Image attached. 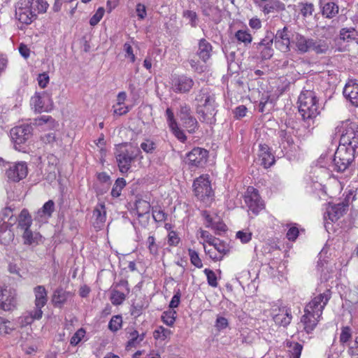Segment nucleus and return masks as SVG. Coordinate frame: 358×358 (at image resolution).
Wrapping results in <instances>:
<instances>
[{
    "label": "nucleus",
    "mask_w": 358,
    "mask_h": 358,
    "mask_svg": "<svg viewBox=\"0 0 358 358\" xmlns=\"http://www.w3.org/2000/svg\"><path fill=\"white\" fill-rule=\"evenodd\" d=\"M48 6L45 0H20L15 6V15L22 23L29 24L38 14L45 13Z\"/></svg>",
    "instance_id": "obj_1"
},
{
    "label": "nucleus",
    "mask_w": 358,
    "mask_h": 358,
    "mask_svg": "<svg viewBox=\"0 0 358 358\" xmlns=\"http://www.w3.org/2000/svg\"><path fill=\"white\" fill-rule=\"evenodd\" d=\"M299 113L309 127L319 115L318 100L312 90H303L299 96Z\"/></svg>",
    "instance_id": "obj_2"
},
{
    "label": "nucleus",
    "mask_w": 358,
    "mask_h": 358,
    "mask_svg": "<svg viewBox=\"0 0 358 358\" xmlns=\"http://www.w3.org/2000/svg\"><path fill=\"white\" fill-rule=\"evenodd\" d=\"M340 136L339 145L358 150V124L350 120L342 121L336 128Z\"/></svg>",
    "instance_id": "obj_3"
},
{
    "label": "nucleus",
    "mask_w": 358,
    "mask_h": 358,
    "mask_svg": "<svg viewBox=\"0 0 358 358\" xmlns=\"http://www.w3.org/2000/svg\"><path fill=\"white\" fill-rule=\"evenodd\" d=\"M357 150L352 147L338 145L334 157L335 169L338 172H343L352 163Z\"/></svg>",
    "instance_id": "obj_4"
},
{
    "label": "nucleus",
    "mask_w": 358,
    "mask_h": 358,
    "mask_svg": "<svg viewBox=\"0 0 358 358\" xmlns=\"http://www.w3.org/2000/svg\"><path fill=\"white\" fill-rule=\"evenodd\" d=\"M140 153L138 149L132 148H127L124 145H120L115 152L116 161L122 173H127L131 168V163Z\"/></svg>",
    "instance_id": "obj_5"
},
{
    "label": "nucleus",
    "mask_w": 358,
    "mask_h": 358,
    "mask_svg": "<svg viewBox=\"0 0 358 358\" xmlns=\"http://www.w3.org/2000/svg\"><path fill=\"white\" fill-rule=\"evenodd\" d=\"M193 187L194 195L201 201L208 204L213 199V190L207 176L203 175L194 180Z\"/></svg>",
    "instance_id": "obj_6"
},
{
    "label": "nucleus",
    "mask_w": 358,
    "mask_h": 358,
    "mask_svg": "<svg viewBox=\"0 0 358 358\" xmlns=\"http://www.w3.org/2000/svg\"><path fill=\"white\" fill-rule=\"evenodd\" d=\"M10 135L15 148L21 151L23 149L22 145L25 144L32 135V127L28 124L15 127L10 130Z\"/></svg>",
    "instance_id": "obj_7"
},
{
    "label": "nucleus",
    "mask_w": 358,
    "mask_h": 358,
    "mask_svg": "<svg viewBox=\"0 0 358 358\" xmlns=\"http://www.w3.org/2000/svg\"><path fill=\"white\" fill-rule=\"evenodd\" d=\"M331 299V292L327 289L322 294L314 297L305 307L304 312L313 313L322 316L323 310Z\"/></svg>",
    "instance_id": "obj_8"
},
{
    "label": "nucleus",
    "mask_w": 358,
    "mask_h": 358,
    "mask_svg": "<svg viewBox=\"0 0 358 358\" xmlns=\"http://www.w3.org/2000/svg\"><path fill=\"white\" fill-rule=\"evenodd\" d=\"M208 152L201 148H194L186 155L185 163L191 168L203 166L207 162Z\"/></svg>",
    "instance_id": "obj_9"
},
{
    "label": "nucleus",
    "mask_w": 358,
    "mask_h": 358,
    "mask_svg": "<svg viewBox=\"0 0 358 358\" xmlns=\"http://www.w3.org/2000/svg\"><path fill=\"white\" fill-rule=\"evenodd\" d=\"M245 201L250 210L257 215L264 208V203L261 199L258 191L253 187H248L245 195Z\"/></svg>",
    "instance_id": "obj_10"
},
{
    "label": "nucleus",
    "mask_w": 358,
    "mask_h": 358,
    "mask_svg": "<svg viewBox=\"0 0 358 358\" xmlns=\"http://www.w3.org/2000/svg\"><path fill=\"white\" fill-rule=\"evenodd\" d=\"M28 173L27 164L23 162L10 164L6 171V176L10 182H17L25 178Z\"/></svg>",
    "instance_id": "obj_11"
},
{
    "label": "nucleus",
    "mask_w": 358,
    "mask_h": 358,
    "mask_svg": "<svg viewBox=\"0 0 358 358\" xmlns=\"http://www.w3.org/2000/svg\"><path fill=\"white\" fill-rule=\"evenodd\" d=\"M194 85L193 79L185 75L175 76L171 79V89L176 93H188Z\"/></svg>",
    "instance_id": "obj_12"
},
{
    "label": "nucleus",
    "mask_w": 358,
    "mask_h": 358,
    "mask_svg": "<svg viewBox=\"0 0 358 358\" xmlns=\"http://www.w3.org/2000/svg\"><path fill=\"white\" fill-rule=\"evenodd\" d=\"M16 292L10 288L0 287V308L4 310H10L16 305Z\"/></svg>",
    "instance_id": "obj_13"
},
{
    "label": "nucleus",
    "mask_w": 358,
    "mask_h": 358,
    "mask_svg": "<svg viewBox=\"0 0 358 358\" xmlns=\"http://www.w3.org/2000/svg\"><path fill=\"white\" fill-rule=\"evenodd\" d=\"M194 101L196 108L217 104L215 94L208 87H202L196 94Z\"/></svg>",
    "instance_id": "obj_14"
},
{
    "label": "nucleus",
    "mask_w": 358,
    "mask_h": 358,
    "mask_svg": "<svg viewBox=\"0 0 358 358\" xmlns=\"http://www.w3.org/2000/svg\"><path fill=\"white\" fill-rule=\"evenodd\" d=\"M217 104L209 105L208 106L197 107L196 113L201 122L213 124L216 122L215 115L217 113Z\"/></svg>",
    "instance_id": "obj_15"
},
{
    "label": "nucleus",
    "mask_w": 358,
    "mask_h": 358,
    "mask_svg": "<svg viewBox=\"0 0 358 358\" xmlns=\"http://www.w3.org/2000/svg\"><path fill=\"white\" fill-rule=\"evenodd\" d=\"M273 40L276 48L281 52H285L289 50L290 41L287 27H285L282 29L278 30L273 37Z\"/></svg>",
    "instance_id": "obj_16"
},
{
    "label": "nucleus",
    "mask_w": 358,
    "mask_h": 358,
    "mask_svg": "<svg viewBox=\"0 0 358 358\" xmlns=\"http://www.w3.org/2000/svg\"><path fill=\"white\" fill-rule=\"evenodd\" d=\"M348 208V204L339 203L338 204L329 205L324 213V218L331 222L337 221L343 215Z\"/></svg>",
    "instance_id": "obj_17"
},
{
    "label": "nucleus",
    "mask_w": 358,
    "mask_h": 358,
    "mask_svg": "<svg viewBox=\"0 0 358 358\" xmlns=\"http://www.w3.org/2000/svg\"><path fill=\"white\" fill-rule=\"evenodd\" d=\"M343 95L352 105L358 106V80H350L343 89Z\"/></svg>",
    "instance_id": "obj_18"
},
{
    "label": "nucleus",
    "mask_w": 358,
    "mask_h": 358,
    "mask_svg": "<svg viewBox=\"0 0 358 358\" xmlns=\"http://www.w3.org/2000/svg\"><path fill=\"white\" fill-rule=\"evenodd\" d=\"M259 148L258 161L262 166L267 169L274 164V156L271 153L268 145L260 144Z\"/></svg>",
    "instance_id": "obj_19"
},
{
    "label": "nucleus",
    "mask_w": 358,
    "mask_h": 358,
    "mask_svg": "<svg viewBox=\"0 0 358 358\" xmlns=\"http://www.w3.org/2000/svg\"><path fill=\"white\" fill-rule=\"evenodd\" d=\"M304 313V315L301 317V322L303 324L304 330L309 334L315 328L322 316H318L313 313Z\"/></svg>",
    "instance_id": "obj_20"
},
{
    "label": "nucleus",
    "mask_w": 358,
    "mask_h": 358,
    "mask_svg": "<svg viewBox=\"0 0 358 358\" xmlns=\"http://www.w3.org/2000/svg\"><path fill=\"white\" fill-rule=\"evenodd\" d=\"M310 42V51H314L317 54H325L331 47V41L327 38H312Z\"/></svg>",
    "instance_id": "obj_21"
},
{
    "label": "nucleus",
    "mask_w": 358,
    "mask_h": 358,
    "mask_svg": "<svg viewBox=\"0 0 358 358\" xmlns=\"http://www.w3.org/2000/svg\"><path fill=\"white\" fill-rule=\"evenodd\" d=\"M213 52L211 44L205 38L199 40L196 55L204 63H206L210 58Z\"/></svg>",
    "instance_id": "obj_22"
},
{
    "label": "nucleus",
    "mask_w": 358,
    "mask_h": 358,
    "mask_svg": "<svg viewBox=\"0 0 358 358\" xmlns=\"http://www.w3.org/2000/svg\"><path fill=\"white\" fill-rule=\"evenodd\" d=\"M273 320L275 324L286 327L292 319L291 310L286 307L279 308V313L273 315Z\"/></svg>",
    "instance_id": "obj_23"
},
{
    "label": "nucleus",
    "mask_w": 358,
    "mask_h": 358,
    "mask_svg": "<svg viewBox=\"0 0 358 358\" xmlns=\"http://www.w3.org/2000/svg\"><path fill=\"white\" fill-rule=\"evenodd\" d=\"M32 218L27 209H23L17 218V229L19 233L31 229Z\"/></svg>",
    "instance_id": "obj_24"
},
{
    "label": "nucleus",
    "mask_w": 358,
    "mask_h": 358,
    "mask_svg": "<svg viewBox=\"0 0 358 358\" xmlns=\"http://www.w3.org/2000/svg\"><path fill=\"white\" fill-rule=\"evenodd\" d=\"M22 238L23 243L26 245L36 246L38 245L41 239L39 233L33 231L30 229L20 233Z\"/></svg>",
    "instance_id": "obj_25"
},
{
    "label": "nucleus",
    "mask_w": 358,
    "mask_h": 358,
    "mask_svg": "<svg viewBox=\"0 0 358 358\" xmlns=\"http://www.w3.org/2000/svg\"><path fill=\"white\" fill-rule=\"evenodd\" d=\"M71 295V292H66L62 288H57L53 292L52 302L55 306L60 308L66 302Z\"/></svg>",
    "instance_id": "obj_26"
},
{
    "label": "nucleus",
    "mask_w": 358,
    "mask_h": 358,
    "mask_svg": "<svg viewBox=\"0 0 358 358\" xmlns=\"http://www.w3.org/2000/svg\"><path fill=\"white\" fill-rule=\"evenodd\" d=\"M45 94L35 93L31 99V105L36 113L48 110V106H45Z\"/></svg>",
    "instance_id": "obj_27"
},
{
    "label": "nucleus",
    "mask_w": 358,
    "mask_h": 358,
    "mask_svg": "<svg viewBox=\"0 0 358 358\" xmlns=\"http://www.w3.org/2000/svg\"><path fill=\"white\" fill-rule=\"evenodd\" d=\"M35 306L38 308H43L47 303V291L42 285L36 286L34 288Z\"/></svg>",
    "instance_id": "obj_28"
},
{
    "label": "nucleus",
    "mask_w": 358,
    "mask_h": 358,
    "mask_svg": "<svg viewBox=\"0 0 358 358\" xmlns=\"http://www.w3.org/2000/svg\"><path fill=\"white\" fill-rule=\"evenodd\" d=\"M312 38H307L301 34H297L295 37V43L297 50L301 53L310 51V44Z\"/></svg>",
    "instance_id": "obj_29"
},
{
    "label": "nucleus",
    "mask_w": 358,
    "mask_h": 358,
    "mask_svg": "<svg viewBox=\"0 0 358 358\" xmlns=\"http://www.w3.org/2000/svg\"><path fill=\"white\" fill-rule=\"evenodd\" d=\"M285 10V5L281 1L275 0L266 3L263 7L262 11L266 15L274 11H282Z\"/></svg>",
    "instance_id": "obj_30"
},
{
    "label": "nucleus",
    "mask_w": 358,
    "mask_h": 358,
    "mask_svg": "<svg viewBox=\"0 0 358 358\" xmlns=\"http://www.w3.org/2000/svg\"><path fill=\"white\" fill-rule=\"evenodd\" d=\"M322 6V15L327 18L335 17L338 13V6L334 2L321 3Z\"/></svg>",
    "instance_id": "obj_31"
},
{
    "label": "nucleus",
    "mask_w": 358,
    "mask_h": 358,
    "mask_svg": "<svg viewBox=\"0 0 358 358\" xmlns=\"http://www.w3.org/2000/svg\"><path fill=\"white\" fill-rule=\"evenodd\" d=\"M14 238V234L8 229V224H3L0 226V241L4 245L9 244Z\"/></svg>",
    "instance_id": "obj_32"
},
{
    "label": "nucleus",
    "mask_w": 358,
    "mask_h": 358,
    "mask_svg": "<svg viewBox=\"0 0 358 358\" xmlns=\"http://www.w3.org/2000/svg\"><path fill=\"white\" fill-rule=\"evenodd\" d=\"M182 126L189 133H194L198 129V122L196 118L192 115L180 119Z\"/></svg>",
    "instance_id": "obj_33"
},
{
    "label": "nucleus",
    "mask_w": 358,
    "mask_h": 358,
    "mask_svg": "<svg viewBox=\"0 0 358 358\" xmlns=\"http://www.w3.org/2000/svg\"><path fill=\"white\" fill-rule=\"evenodd\" d=\"M357 31L354 28H343L340 31V38L344 41H355L357 43Z\"/></svg>",
    "instance_id": "obj_34"
},
{
    "label": "nucleus",
    "mask_w": 358,
    "mask_h": 358,
    "mask_svg": "<svg viewBox=\"0 0 358 358\" xmlns=\"http://www.w3.org/2000/svg\"><path fill=\"white\" fill-rule=\"evenodd\" d=\"M145 338V334H139L136 330H134L129 334V341L127 343V348L136 347Z\"/></svg>",
    "instance_id": "obj_35"
},
{
    "label": "nucleus",
    "mask_w": 358,
    "mask_h": 358,
    "mask_svg": "<svg viewBox=\"0 0 358 358\" xmlns=\"http://www.w3.org/2000/svg\"><path fill=\"white\" fill-rule=\"evenodd\" d=\"M93 217L95 218L97 224H103L106 222L105 206L101 204L95 208L93 211Z\"/></svg>",
    "instance_id": "obj_36"
},
{
    "label": "nucleus",
    "mask_w": 358,
    "mask_h": 358,
    "mask_svg": "<svg viewBox=\"0 0 358 358\" xmlns=\"http://www.w3.org/2000/svg\"><path fill=\"white\" fill-rule=\"evenodd\" d=\"M55 203L52 200L45 202L42 208L37 212L38 216L50 217L54 211Z\"/></svg>",
    "instance_id": "obj_37"
},
{
    "label": "nucleus",
    "mask_w": 358,
    "mask_h": 358,
    "mask_svg": "<svg viewBox=\"0 0 358 358\" xmlns=\"http://www.w3.org/2000/svg\"><path fill=\"white\" fill-rule=\"evenodd\" d=\"M136 208L138 216L142 217L144 215L148 214L150 213L151 206L149 202L144 200H140L136 202Z\"/></svg>",
    "instance_id": "obj_38"
},
{
    "label": "nucleus",
    "mask_w": 358,
    "mask_h": 358,
    "mask_svg": "<svg viewBox=\"0 0 358 358\" xmlns=\"http://www.w3.org/2000/svg\"><path fill=\"white\" fill-rule=\"evenodd\" d=\"M292 130L291 129H281L279 131V137L282 141V143H286L288 147L294 144V139L292 136Z\"/></svg>",
    "instance_id": "obj_39"
},
{
    "label": "nucleus",
    "mask_w": 358,
    "mask_h": 358,
    "mask_svg": "<svg viewBox=\"0 0 358 358\" xmlns=\"http://www.w3.org/2000/svg\"><path fill=\"white\" fill-rule=\"evenodd\" d=\"M146 245L151 255L156 257L159 255V245L157 244L156 239L153 236L148 237Z\"/></svg>",
    "instance_id": "obj_40"
},
{
    "label": "nucleus",
    "mask_w": 358,
    "mask_h": 358,
    "mask_svg": "<svg viewBox=\"0 0 358 358\" xmlns=\"http://www.w3.org/2000/svg\"><path fill=\"white\" fill-rule=\"evenodd\" d=\"M287 346L291 348L292 358H300L303 350V345L299 343L287 342Z\"/></svg>",
    "instance_id": "obj_41"
},
{
    "label": "nucleus",
    "mask_w": 358,
    "mask_h": 358,
    "mask_svg": "<svg viewBox=\"0 0 358 358\" xmlns=\"http://www.w3.org/2000/svg\"><path fill=\"white\" fill-rule=\"evenodd\" d=\"M126 181L124 178H118L116 180L112 190L111 195L113 197H118L121 194L122 189L125 187Z\"/></svg>",
    "instance_id": "obj_42"
},
{
    "label": "nucleus",
    "mask_w": 358,
    "mask_h": 358,
    "mask_svg": "<svg viewBox=\"0 0 358 358\" xmlns=\"http://www.w3.org/2000/svg\"><path fill=\"white\" fill-rule=\"evenodd\" d=\"M212 245L215 248V250H216L217 255H222V259L224 255L229 252L228 245L217 238L216 239V241L212 244Z\"/></svg>",
    "instance_id": "obj_43"
},
{
    "label": "nucleus",
    "mask_w": 358,
    "mask_h": 358,
    "mask_svg": "<svg viewBox=\"0 0 358 358\" xmlns=\"http://www.w3.org/2000/svg\"><path fill=\"white\" fill-rule=\"evenodd\" d=\"M125 294L118 290L113 289L111 292L110 301L113 305L118 306L125 300Z\"/></svg>",
    "instance_id": "obj_44"
},
{
    "label": "nucleus",
    "mask_w": 358,
    "mask_h": 358,
    "mask_svg": "<svg viewBox=\"0 0 358 358\" xmlns=\"http://www.w3.org/2000/svg\"><path fill=\"white\" fill-rule=\"evenodd\" d=\"M176 312L169 310L163 313L162 315V321L168 326H173L176 321Z\"/></svg>",
    "instance_id": "obj_45"
},
{
    "label": "nucleus",
    "mask_w": 358,
    "mask_h": 358,
    "mask_svg": "<svg viewBox=\"0 0 358 358\" xmlns=\"http://www.w3.org/2000/svg\"><path fill=\"white\" fill-rule=\"evenodd\" d=\"M235 37L239 42L244 43L245 45L250 44L252 39L251 34L245 30H238L236 31Z\"/></svg>",
    "instance_id": "obj_46"
},
{
    "label": "nucleus",
    "mask_w": 358,
    "mask_h": 358,
    "mask_svg": "<svg viewBox=\"0 0 358 358\" xmlns=\"http://www.w3.org/2000/svg\"><path fill=\"white\" fill-rule=\"evenodd\" d=\"M172 334L171 331L163 327H159L153 333V336L155 339L165 340L170 337Z\"/></svg>",
    "instance_id": "obj_47"
},
{
    "label": "nucleus",
    "mask_w": 358,
    "mask_h": 358,
    "mask_svg": "<svg viewBox=\"0 0 358 358\" xmlns=\"http://www.w3.org/2000/svg\"><path fill=\"white\" fill-rule=\"evenodd\" d=\"M140 147L145 152L152 154L156 150L157 145L152 140L146 138L141 143Z\"/></svg>",
    "instance_id": "obj_48"
},
{
    "label": "nucleus",
    "mask_w": 358,
    "mask_h": 358,
    "mask_svg": "<svg viewBox=\"0 0 358 358\" xmlns=\"http://www.w3.org/2000/svg\"><path fill=\"white\" fill-rule=\"evenodd\" d=\"M122 319L120 315H114L108 323V328L110 331L115 332L122 327Z\"/></svg>",
    "instance_id": "obj_49"
},
{
    "label": "nucleus",
    "mask_w": 358,
    "mask_h": 358,
    "mask_svg": "<svg viewBox=\"0 0 358 358\" xmlns=\"http://www.w3.org/2000/svg\"><path fill=\"white\" fill-rule=\"evenodd\" d=\"M14 329V327L10 321L0 317V334H10Z\"/></svg>",
    "instance_id": "obj_50"
},
{
    "label": "nucleus",
    "mask_w": 358,
    "mask_h": 358,
    "mask_svg": "<svg viewBox=\"0 0 358 358\" xmlns=\"http://www.w3.org/2000/svg\"><path fill=\"white\" fill-rule=\"evenodd\" d=\"M255 48L260 52L262 59H269L273 55L272 46L255 47Z\"/></svg>",
    "instance_id": "obj_51"
},
{
    "label": "nucleus",
    "mask_w": 358,
    "mask_h": 358,
    "mask_svg": "<svg viewBox=\"0 0 358 358\" xmlns=\"http://www.w3.org/2000/svg\"><path fill=\"white\" fill-rule=\"evenodd\" d=\"M188 253H189V255L190 257L191 263L194 266H195L196 267H197L199 268H202L203 264H202L201 259L199 257L197 252H196L195 250H194L192 249H189Z\"/></svg>",
    "instance_id": "obj_52"
},
{
    "label": "nucleus",
    "mask_w": 358,
    "mask_h": 358,
    "mask_svg": "<svg viewBox=\"0 0 358 358\" xmlns=\"http://www.w3.org/2000/svg\"><path fill=\"white\" fill-rule=\"evenodd\" d=\"M301 13L304 17H310L314 11V6L311 3H301Z\"/></svg>",
    "instance_id": "obj_53"
},
{
    "label": "nucleus",
    "mask_w": 358,
    "mask_h": 358,
    "mask_svg": "<svg viewBox=\"0 0 358 358\" xmlns=\"http://www.w3.org/2000/svg\"><path fill=\"white\" fill-rule=\"evenodd\" d=\"M183 17L189 20L192 27H195L197 25L198 17L194 11L189 10H185L183 12Z\"/></svg>",
    "instance_id": "obj_54"
},
{
    "label": "nucleus",
    "mask_w": 358,
    "mask_h": 358,
    "mask_svg": "<svg viewBox=\"0 0 358 358\" xmlns=\"http://www.w3.org/2000/svg\"><path fill=\"white\" fill-rule=\"evenodd\" d=\"M85 335V331L84 329H79L71 337L70 343L71 345H77Z\"/></svg>",
    "instance_id": "obj_55"
},
{
    "label": "nucleus",
    "mask_w": 358,
    "mask_h": 358,
    "mask_svg": "<svg viewBox=\"0 0 358 358\" xmlns=\"http://www.w3.org/2000/svg\"><path fill=\"white\" fill-rule=\"evenodd\" d=\"M203 272L206 275L208 285L213 287H216L217 286V277L214 271L208 268H205Z\"/></svg>",
    "instance_id": "obj_56"
},
{
    "label": "nucleus",
    "mask_w": 358,
    "mask_h": 358,
    "mask_svg": "<svg viewBox=\"0 0 358 358\" xmlns=\"http://www.w3.org/2000/svg\"><path fill=\"white\" fill-rule=\"evenodd\" d=\"M34 121L35 124L38 126L49 123L51 127H54L55 124V120L49 115H42L40 117L35 119Z\"/></svg>",
    "instance_id": "obj_57"
},
{
    "label": "nucleus",
    "mask_w": 358,
    "mask_h": 358,
    "mask_svg": "<svg viewBox=\"0 0 358 358\" xmlns=\"http://www.w3.org/2000/svg\"><path fill=\"white\" fill-rule=\"evenodd\" d=\"M104 12H105V10H104L103 8H102V7L99 8L98 10H96V12L95 13V14L90 18V24L92 26L96 25L100 22L101 18L103 17Z\"/></svg>",
    "instance_id": "obj_58"
},
{
    "label": "nucleus",
    "mask_w": 358,
    "mask_h": 358,
    "mask_svg": "<svg viewBox=\"0 0 358 358\" xmlns=\"http://www.w3.org/2000/svg\"><path fill=\"white\" fill-rule=\"evenodd\" d=\"M352 338L351 329L349 327H344L342 328L340 335V342L343 344L346 343Z\"/></svg>",
    "instance_id": "obj_59"
},
{
    "label": "nucleus",
    "mask_w": 358,
    "mask_h": 358,
    "mask_svg": "<svg viewBox=\"0 0 358 358\" xmlns=\"http://www.w3.org/2000/svg\"><path fill=\"white\" fill-rule=\"evenodd\" d=\"M152 217L156 222H162L166 220V214L162 209L153 207Z\"/></svg>",
    "instance_id": "obj_60"
},
{
    "label": "nucleus",
    "mask_w": 358,
    "mask_h": 358,
    "mask_svg": "<svg viewBox=\"0 0 358 358\" xmlns=\"http://www.w3.org/2000/svg\"><path fill=\"white\" fill-rule=\"evenodd\" d=\"M171 131L174 134V136L181 142H185L187 139V137L185 134H184L183 131L181 130L178 126V124H176V127L172 126L170 127Z\"/></svg>",
    "instance_id": "obj_61"
},
{
    "label": "nucleus",
    "mask_w": 358,
    "mask_h": 358,
    "mask_svg": "<svg viewBox=\"0 0 358 358\" xmlns=\"http://www.w3.org/2000/svg\"><path fill=\"white\" fill-rule=\"evenodd\" d=\"M229 322L227 318L222 316H217L215 324V327H216L217 329L220 331L222 329L227 328Z\"/></svg>",
    "instance_id": "obj_62"
},
{
    "label": "nucleus",
    "mask_w": 358,
    "mask_h": 358,
    "mask_svg": "<svg viewBox=\"0 0 358 358\" xmlns=\"http://www.w3.org/2000/svg\"><path fill=\"white\" fill-rule=\"evenodd\" d=\"M236 238H239L243 243H248L252 238V234L248 231H239L236 233Z\"/></svg>",
    "instance_id": "obj_63"
},
{
    "label": "nucleus",
    "mask_w": 358,
    "mask_h": 358,
    "mask_svg": "<svg viewBox=\"0 0 358 358\" xmlns=\"http://www.w3.org/2000/svg\"><path fill=\"white\" fill-rule=\"evenodd\" d=\"M299 229L296 227H291L287 232V234H286V236L287 238H288V240L289 241H294L296 239V238L298 237L299 236Z\"/></svg>",
    "instance_id": "obj_64"
}]
</instances>
